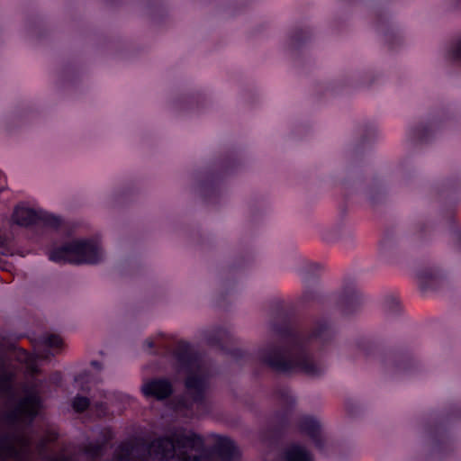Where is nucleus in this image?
Listing matches in <instances>:
<instances>
[{
	"label": "nucleus",
	"instance_id": "1",
	"mask_svg": "<svg viewBox=\"0 0 461 461\" xmlns=\"http://www.w3.org/2000/svg\"><path fill=\"white\" fill-rule=\"evenodd\" d=\"M335 323L330 316L320 315L304 330L291 332L274 342H267L258 350L260 362L277 374L285 375L303 374L320 378L326 366L317 361L311 351L314 343L324 347L335 338Z\"/></svg>",
	"mask_w": 461,
	"mask_h": 461
},
{
	"label": "nucleus",
	"instance_id": "2",
	"mask_svg": "<svg viewBox=\"0 0 461 461\" xmlns=\"http://www.w3.org/2000/svg\"><path fill=\"white\" fill-rule=\"evenodd\" d=\"M151 456L178 461H239L240 451L233 440L218 437L207 450L201 435L193 430L177 429L170 437L159 438L150 444L140 441L122 443L116 450L114 461H149Z\"/></svg>",
	"mask_w": 461,
	"mask_h": 461
},
{
	"label": "nucleus",
	"instance_id": "3",
	"mask_svg": "<svg viewBox=\"0 0 461 461\" xmlns=\"http://www.w3.org/2000/svg\"><path fill=\"white\" fill-rule=\"evenodd\" d=\"M176 367L186 375L185 379V396L193 404L203 406L210 390V369L199 352L189 343L181 341L173 353Z\"/></svg>",
	"mask_w": 461,
	"mask_h": 461
},
{
	"label": "nucleus",
	"instance_id": "4",
	"mask_svg": "<svg viewBox=\"0 0 461 461\" xmlns=\"http://www.w3.org/2000/svg\"><path fill=\"white\" fill-rule=\"evenodd\" d=\"M364 303V295L357 286L356 280L346 277L337 294V305L346 316L357 313Z\"/></svg>",
	"mask_w": 461,
	"mask_h": 461
},
{
	"label": "nucleus",
	"instance_id": "5",
	"mask_svg": "<svg viewBox=\"0 0 461 461\" xmlns=\"http://www.w3.org/2000/svg\"><path fill=\"white\" fill-rule=\"evenodd\" d=\"M70 248L76 265L100 263L104 258V253L100 244L92 240H75L70 242Z\"/></svg>",
	"mask_w": 461,
	"mask_h": 461
},
{
	"label": "nucleus",
	"instance_id": "6",
	"mask_svg": "<svg viewBox=\"0 0 461 461\" xmlns=\"http://www.w3.org/2000/svg\"><path fill=\"white\" fill-rule=\"evenodd\" d=\"M40 398L36 394H29L19 401L17 405L7 412L6 420L11 424L19 421H32L37 415Z\"/></svg>",
	"mask_w": 461,
	"mask_h": 461
},
{
	"label": "nucleus",
	"instance_id": "7",
	"mask_svg": "<svg viewBox=\"0 0 461 461\" xmlns=\"http://www.w3.org/2000/svg\"><path fill=\"white\" fill-rule=\"evenodd\" d=\"M15 221L21 226L43 224L52 228H58L61 219L45 211L33 209H22L15 214Z\"/></svg>",
	"mask_w": 461,
	"mask_h": 461
},
{
	"label": "nucleus",
	"instance_id": "8",
	"mask_svg": "<svg viewBox=\"0 0 461 461\" xmlns=\"http://www.w3.org/2000/svg\"><path fill=\"white\" fill-rule=\"evenodd\" d=\"M26 448L25 439L15 433L0 436V461L9 457L23 459L26 455Z\"/></svg>",
	"mask_w": 461,
	"mask_h": 461
},
{
	"label": "nucleus",
	"instance_id": "9",
	"mask_svg": "<svg viewBox=\"0 0 461 461\" xmlns=\"http://www.w3.org/2000/svg\"><path fill=\"white\" fill-rule=\"evenodd\" d=\"M450 119V113L446 109H439L430 113L425 122L420 124L413 130L416 138L427 139L430 133L437 131L443 127Z\"/></svg>",
	"mask_w": 461,
	"mask_h": 461
},
{
	"label": "nucleus",
	"instance_id": "10",
	"mask_svg": "<svg viewBox=\"0 0 461 461\" xmlns=\"http://www.w3.org/2000/svg\"><path fill=\"white\" fill-rule=\"evenodd\" d=\"M276 400L282 406L283 410L275 414V419L280 424L288 422L290 416L296 405V397L290 388L286 386H279L275 392Z\"/></svg>",
	"mask_w": 461,
	"mask_h": 461
},
{
	"label": "nucleus",
	"instance_id": "11",
	"mask_svg": "<svg viewBox=\"0 0 461 461\" xmlns=\"http://www.w3.org/2000/svg\"><path fill=\"white\" fill-rule=\"evenodd\" d=\"M378 31L384 36L388 47L395 50L405 44V37L399 24L393 21H381L378 23Z\"/></svg>",
	"mask_w": 461,
	"mask_h": 461
},
{
	"label": "nucleus",
	"instance_id": "12",
	"mask_svg": "<svg viewBox=\"0 0 461 461\" xmlns=\"http://www.w3.org/2000/svg\"><path fill=\"white\" fill-rule=\"evenodd\" d=\"M140 390L146 397H153L162 401L172 394L173 386L168 379L156 378L144 382Z\"/></svg>",
	"mask_w": 461,
	"mask_h": 461
},
{
	"label": "nucleus",
	"instance_id": "13",
	"mask_svg": "<svg viewBox=\"0 0 461 461\" xmlns=\"http://www.w3.org/2000/svg\"><path fill=\"white\" fill-rule=\"evenodd\" d=\"M363 192L372 203H377L385 197L386 187L381 179L374 177L365 185Z\"/></svg>",
	"mask_w": 461,
	"mask_h": 461
},
{
	"label": "nucleus",
	"instance_id": "14",
	"mask_svg": "<svg viewBox=\"0 0 461 461\" xmlns=\"http://www.w3.org/2000/svg\"><path fill=\"white\" fill-rule=\"evenodd\" d=\"M399 249L396 242L389 238L384 239L379 249V258L386 262L393 263L397 259Z\"/></svg>",
	"mask_w": 461,
	"mask_h": 461
},
{
	"label": "nucleus",
	"instance_id": "15",
	"mask_svg": "<svg viewBox=\"0 0 461 461\" xmlns=\"http://www.w3.org/2000/svg\"><path fill=\"white\" fill-rule=\"evenodd\" d=\"M202 336L207 343L216 345L228 339L230 334L226 329L214 326L204 329L202 331Z\"/></svg>",
	"mask_w": 461,
	"mask_h": 461
},
{
	"label": "nucleus",
	"instance_id": "16",
	"mask_svg": "<svg viewBox=\"0 0 461 461\" xmlns=\"http://www.w3.org/2000/svg\"><path fill=\"white\" fill-rule=\"evenodd\" d=\"M364 176V171L360 167L350 166L345 171L343 183L348 188L357 187L363 183Z\"/></svg>",
	"mask_w": 461,
	"mask_h": 461
},
{
	"label": "nucleus",
	"instance_id": "17",
	"mask_svg": "<svg viewBox=\"0 0 461 461\" xmlns=\"http://www.w3.org/2000/svg\"><path fill=\"white\" fill-rule=\"evenodd\" d=\"M50 259L57 263H71L76 265L74 253L70 248V242L54 249L50 254Z\"/></svg>",
	"mask_w": 461,
	"mask_h": 461
},
{
	"label": "nucleus",
	"instance_id": "18",
	"mask_svg": "<svg viewBox=\"0 0 461 461\" xmlns=\"http://www.w3.org/2000/svg\"><path fill=\"white\" fill-rule=\"evenodd\" d=\"M299 428L310 438H315L317 433L321 432V424L316 418L306 416L301 420Z\"/></svg>",
	"mask_w": 461,
	"mask_h": 461
},
{
	"label": "nucleus",
	"instance_id": "19",
	"mask_svg": "<svg viewBox=\"0 0 461 461\" xmlns=\"http://www.w3.org/2000/svg\"><path fill=\"white\" fill-rule=\"evenodd\" d=\"M285 461H311L309 452L300 446H292L285 452Z\"/></svg>",
	"mask_w": 461,
	"mask_h": 461
},
{
	"label": "nucleus",
	"instance_id": "20",
	"mask_svg": "<svg viewBox=\"0 0 461 461\" xmlns=\"http://www.w3.org/2000/svg\"><path fill=\"white\" fill-rule=\"evenodd\" d=\"M395 367L400 372L411 373L417 367V363L411 356H399L393 358Z\"/></svg>",
	"mask_w": 461,
	"mask_h": 461
},
{
	"label": "nucleus",
	"instance_id": "21",
	"mask_svg": "<svg viewBox=\"0 0 461 461\" xmlns=\"http://www.w3.org/2000/svg\"><path fill=\"white\" fill-rule=\"evenodd\" d=\"M321 291L317 285H307L303 294H302L301 300L305 303H312L319 300Z\"/></svg>",
	"mask_w": 461,
	"mask_h": 461
},
{
	"label": "nucleus",
	"instance_id": "22",
	"mask_svg": "<svg viewBox=\"0 0 461 461\" xmlns=\"http://www.w3.org/2000/svg\"><path fill=\"white\" fill-rule=\"evenodd\" d=\"M6 362L4 356L0 357V392H5L9 387L12 374L5 370Z\"/></svg>",
	"mask_w": 461,
	"mask_h": 461
},
{
	"label": "nucleus",
	"instance_id": "23",
	"mask_svg": "<svg viewBox=\"0 0 461 461\" xmlns=\"http://www.w3.org/2000/svg\"><path fill=\"white\" fill-rule=\"evenodd\" d=\"M104 443L105 442H89L85 447V453L92 458L100 456L103 454Z\"/></svg>",
	"mask_w": 461,
	"mask_h": 461
},
{
	"label": "nucleus",
	"instance_id": "24",
	"mask_svg": "<svg viewBox=\"0 0 461 461\" xmlns=\"http://www.w3.org/2000/svg\"><path fill=\"white\" fill-rule=\"evenodd\" d=\"M18 360L26 364L27 368L32 373L35 374L38 372V368L35 363V359L32 356L28 354L26 351H21L19 356L17 357Z\"/></svg>",
	"mask_w": 461,
	"mask_h": 461
},
{
	"label": "nucleus",
	"instance_id": "25",
	"mask_svg": "<svg viewBox=\"0 0 461 461\" xmlns=\"http://www.w3.org/2000/svg\"><path fill=\"white\" fill-rule=\"evenodd\" d=\"M90 400L87 397L76 395L72 401V407L76 411L81 412L88 408Z\"/></svg>",
	"mask_w": 461,
	"mask_h": 461
},
{
	"label": "nucleus",
	"instance_id": "26",
	"mask_svg": "<svg viewBox=\"0 0 461 461\" xmlns=\"http://www.w3.org/2000/svg\"><path fill=\"white\" fill-rule=\"evenodd\" d=\"M447 55L453 60L461 61V37L451 46Z\"/></svg>",
	"mask_w": 461,
	"mask_h": 461
},
{
	"label": "nucleus",
	"instance_id": "27",
	"mask_svg": "<svg viewBox=\"0 0 461 461\" xmlns=\"http://www.w3.org/2000/svg\"><path fill=\"white\" fill-rule=\"evenodd\" d=\"M384 306L391 314H396L399 312V302L392 296L386 297Z\"/></svg>",
	"mask_w": 461,
	"mask_h": 461
},
{
	"label": "nucleus",
	"instance_id": "28",
	"mask_svg": "<svg viewBox=\"0 0 461 461\" xmlns=\"http://www.w3.org/2000/svg\"><path fill=\"white\" fill-rule=\"evenodd\" d=\"M41 341L42 342V344H44L50 348L59 347L61 343L60 338L57 335H50V336L42 337L41 339Z\"/></svg>",
	"mask_w": 461,
	"mask_h": 461
},
{
	"label": "nucleus",
	"instance_id": "29",
	"mask_svg": "<svg viewBox=\"0 0 461 461\" xmlns=\"http://www.w3.org/2000/svg\"><path fill=\"white\" fill-rule=\"evenodd\" d=\"M355 80L358 81L359 85L363 86H369L372 85L374 81V76L369 73H365L363 75H357L355 77Z\"/></svg>",
	"mask_w": 461,
	"mask_h": 461
},
{
	"label": "nucleus",
	"instance_id": "30",
	"mask_svg": "<svg viewBox=\"0 0 461 461\" xmlns=\"http://www.w3.org/2000/svg\"><path fill=\"white\" fill-rule=\"evenodd\" d=\"M341 227H335L325 233L324 239L329 241L336 240L341 237V233H339L341 232Z\"/></svg>",
	"mask_w": 461,
	"mask_h": 461
},
{
	"label": "nucleus",
	"instance_id": "31",
	"mask_svg": "<svg viewBox=\"0 0 461 461\" xmlns=\"http://www.w3.org/2000/svg\"><path fill=\"white\" fill-rule=\"evenodd\" d=\"M446 7L450 13L456 12L461 9L460 0H446Z\"/></svg>",
	"mask_w": 461,
	"mask_h": 461
},
{
	"label": "nucleus",
	"instance_id": "32",
	"mask_svg": "<svg viewBox=\"0 0 461 461\" xmlns=\"http://www.w3.org/2000/svg\"><path fill=\"white\" fill-rule=\"evenodd\" d=\"M345 84L344 80H336L330 84V91L334 94L340 92L341 86Z\"/></svg>",
	"mask_w": 461,
	"mask_h": 461
},
{
	"label": "nucleus",
	"instance_id": "33",
	"mask_svg": "<svg viewBox=\"0 0 461 461\" xmlns=\"http://www.w3.org/2000/svg\"><path fill=\"white\" fill-rule=\"evenodd\" d=\"M313 442L315 443V446L320 448L321 450H322L324 448V440L321 438V434L320 432L317 433L316 437L315 438H311Z\"/></svg>",
	"mask_w": 461,
	"mask_h": 461
},
{
	"label": "nucleus",
	"instance_id": "34",
	"mask_svg": "<svg viewBox=\"0 0 461 461\" xmlns=\"http://www.w3.org/2000/svg\"><path fill=\"white\" fill-rule=\"evenodd\" d=\"M419 277L421 279H432L435 277V274L424 270L419 273Z\"/></svg>",
	"mask_w": 461,
	"mask_h": 461
},
{
	"label": "nucleus",
	"instance_id": "35",
	"mask_svg": "<svg viewBox=\"0 0 461 461\" xmlns=\"http://www.w3.org/2000/svg\"><path fill=\"white\" fill-rule=\"evenodd\" d=\"M299 44V40L295 36H292L289 41V47L295 49Z\"/></svg>",
	"mask_w": 461,
	"mask_h": 461
},
{
	"label": "nucleus",
	"instance_id": "36",
	"mask_svg": "<svg viewBox=\"0 0 461 461\" xmlns=\"http://www.w3.org/2000/svg\"><path fill=\"white\" fill-rule=\"evenodd\" d=\"M91 366H93L95 368H96L97 370H101L102 369V364L98 361H92L91 362Z\"/></svg>",
	"mask_w": 461,
	"mask_h": 461
},
{
	"label": "nucleus",
	"instance_id": "37",
	"mask_svg": "<svg viewBox=\"0 0 461 461\" xmlns=\"http://www.w3.org/2000/svg\"><path fill=\"white\" fill-rule=\"evenodd\" d=\"M144 345L147 346L149 348H153L154 343L151 339H146Z\"/></svg>",
	"mask_w": 461,
	"mask_h": 461
},
{
	"label": "nucleus",
	"instance_id": "38",
	"mask_svg": "<svg viewBox=\"0 0 461 461\" xmlns=\"http://www.w3.org/2000/svg\"><path fill=\"white\" fill-rule=\"evenodd\" d=\"M375 133H376V130H375V128H372V129L370 130V133H369V134H370V138H371V139H374V138H375Z\"/></svg>",
	"mask_w": 461,
	"mask_h": 461
},
{
	"label": "nucleus",
	"instance_id": "39",
	"mask_svg": "<svg viewBox=\"0 0 461 461\" xmlns=\"http://www.w3.org/2000/svg\"><path fill=\"white\" fill-rule=\"evenodd\" d=\"M95 407L97 409L103 410V409H104V404L103 402H96Z\"/></svg>",
	"mask_w": 461,
	"mask_h": 461
},
{
	"label": "nucleus",
	"instance_id": "40",
	"mask_svg": "<svg viewBox=\"0 0 461 461\" xmlns=\"http://www.w3.org/2000/svg\"><path fill=\"white\" fill-rule=\"evenodd\" d=\"M83 378H84L83 375H79L76 378V380H77V379H83Z\"/></svg>",
	"mask_w": 461,
	"mask_h": 461
}]
</instances>
